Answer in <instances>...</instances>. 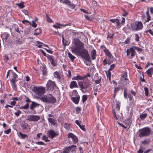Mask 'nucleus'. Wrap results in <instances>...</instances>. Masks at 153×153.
Segmentation results:
<instances>
[{"mask_svg":"<svg viewBox=\"0 0 153 153\" xmlns=\"http://www.w3.org/2000/svg\"><path fill=\"white\" fill-rule=\"evenodd\" d=\"M136 53V52L133 47L126 50V55L128 56V58L130 59L133 58L135 55Z\"/></svg>","mask_w":153,"mask_h":153,"instance_id":"9d476101","label":"nucleus"},{"mask_svg":"<svg viewBox=\"0 0 153 153\" xmlns=\"http://www.w3.org/2000/svg\"><path fill=\"white\" fill-rule=\"evenodd\" d=\"M21 113V111L19 110H18L17 111L14 113V114L16 116L18 117L19 116L20 114Z\"/></svg>","mask_w":153,"mask_h":153,"instance_id":"e2e57ef3","label":"nucleus"},{"mask_svg":"<svg viewBox=\"0 0 153 153\" xmlns=\"http://www.w3.org/2000/svg\"><path fill=\"white\" fill-rule=\"evenodd\" d=\"M62 43L63 44V45L64 46H65L67 45V42L66 40H65L64 38V37L63 36H62Z\"/></svg>","mask_w":153,"mask_h":153,"instance_id":"864d4df0","label":"nucleus"},{"mask_svg":"<svg viewBox=\"0 0 153 153\" xmlns=\"http://www.w3.org/2000/svg\"><path fill=\"white\" fill-rule=\"evenodd\" d=\"M75 147H76V146L73 145L69 146L68 147H66V150L69 153V152L71 151H73L72 149Z\"/></svg>","mask_w":153,"mask_h":153,"instance_id":"c9c22d12","label":"nucleus"},{"mask_svg":"<svg viewBox=\"0 0 153 153\" xmlns=\"http://www.w3.org/2000/svg\"><path fill=\"white\" fill-rule=\"evenodd\" d=\"M48 120L49 123L53 126H55L56 124V120L52 118H48Z\"/></svg>","mask_w":153,"mask_h":153,"instance_id":"393cba45","label":"nucleus"},{"mask_svg":"<svg viewBox=\"0 0 153 153\" xmlns=\"http://www.w3.org/2000/svg\"><path fill=\"white\" fill-rule=\"evenodd\" d=\"M79 88L83 93L88 92L87 88L91 85V82L90 80L87 79L83 81H79L78 82Z\"/></svg>","mask_w":153,"mask_h":153,"instance_id":"7ed1b4c3","label":"nucleus"},{"mask_svg":"<svg viewBox=\"0 0 153 153\" xmlns=\"http://www.w3.org/2000/svg\"><path fill=\"white\" fill-rule=\"evenodd\" d=\"M151 130L149 128L146 127L139 130V136L140 137H147L150 135Z\"/></svg>","mask_w":153,"mask_h":153,"instance_id":"423d86ee","label":"nucleus"},{"mask_svg":"<svg viewBox=\"0 0 153 153\" xmlns=\"http://www.w3.org/2000/svg\"><path fill=\"white\" fill-rule=\"evenodd\" d=\"M123 95L124 98L125 99H127L128 97L130 101H131L133 99V96L132 94H128L127 89H125L123 91Z\"/></svg>","mask_w":153,"mask_h":153,"instance_id":"2eb2a0df","label":"nucleus"},{"mask_svg":"<svg viewBox=\"0 0 153 153\" xmlns=\"http://www.w3.org/2000/svg\"><path fill=\"white\" fill-rule=\"evenodd\" d=\"M54 77L57 78L59 80H60L62 75L61 73L59 71H56L53 74Z\"/></svg>","mask_w":153,"mask_h":153,"instance_id":"4be33fe9","label":"nucleus"},{"mask_svg":"<svg viewBox=\"0 0 153 153\" xmlns=\"http://www.w3.org/2000/svg\"><path fill=\"white\" fill-rule=\"evenodd\" d=\"M147 116V115L146 114H141L140 116V119L142 120H143Z\"/></svg>","mask_w":153,"mask_h":153,"instance_id":"37998d69","label":"nucleus"},{"mask_svg":"<svg viewBox=\"0 0 153 153\" xmlns=\"http://www.w3.org/2000/svg\"><path fill=\"white\" fill-rule=\"evenodd\" d=\"M149 141L148 140H147L145 139L144 140L142 141L141 142V143L143 144H147L149 143Z\"/></svg>","mask_w":153,"mask_h":153,"instance_id":"774afa93","label":"nucleus"},{"mask_svg":"<svg viewBox=\"0 0 153 153\" xmlns=\"http://www.w3.org/2000/svg\"><path fill=\"white\" fill-rule=\"evenodd\" d=\"M23 98L24 100L27 102V103L25 105L20 108L22 109H23L25 110L29 108V105L28 102H31V104L30 105L29 108L31 110L33 111V114H36V112L34 110V108L36 107H39L40 105V104L35 102L31 101L29 98L25 96H23Z\"/></svg>","mask_w":153,"mask_h":153,"instance_id":"f257e3e1","label":"nucleus"},{"mask_svg":"<svg viewBox=\"0 0 153 153\" xmlns=\"http://www.w3.org/2000/svg\"><path fill=\"white\" fill-rule=\"evenodd\" d=\"M56 86L54 82L51 80H49L46 85V88L47 90H53Z\"/></svg>","mask_w":153,"mask_h":153,"instance_id":"1a4fd4ad","label":"nucleus"},{"mask_svg":"<svg viewBox=\"0 0 153 153\" xmlns=\"http://www.w3.org/2000/svg\"><path fill=\"white\" fill-rule=\"evenodd\" d=\"M101 77H100L99 79H98L95 80V83L96 84H99L101 82Z\"/></svg>","mask_w":153,"mask_h":153,"instance_id":"bf43d9fd","label":"nucleus"},{"mask_svg":"<svg viewBox=\"0 0 153 153\" xmlns=\"http://www.w3.org/2000/svg\"><path fill=\"white\" fill-rule=\"evenodd\" d=\"M74 44L71 48V51L73 53L77 54L84 48V45L79 39H74Z\"/></svg>","mask_w":153,"mask_h":153,"instance_id":"f03ea898","label":"nucleus"},{"mask_svg":"<svg viewBox=\"0 0 153 153\" xmlns=\"http://www.w3.org/2000/svg\"><path fill=\"white\" fill-rule=\"evenodd\" d=\"M24 4V1H21L19 3H17L16 4L20 9H22L25 7Z\"/></svg>","mask_w":153,"mask_h":153,"instance_id":"2f4dec72","label":"nucleus"},{"mask_svg":"<svg viewBox=\"0 0 153 153\" xmlns=\"http://www.w3.org/2000/svg\"><path fill=\"white\" fill-rule=\"evenodd\" d=\"M80 98V96L78 95L77 97H71V100L75 104H78L79 103Z\"/></svg>","mask_w":153,"mask_h":153,"instance_id":"a211bd4d","label":"nucleus"},{"mask_svg":"<svg viewBox=\"0 0 153 153\" xmlns=\"http://www.w3.org/2000/svg\"><path fill=\"white\" fill-rule=\"evenodd\" d=\"M79 95L78 94V93L77 92L76 90H74L72 92V96H75L76 97H77V96Z\"/></svg>","mask_w":153,"mask_h":153,"instance_id":"5fc2aeb1","label":"nucleus"},{"mask_svg":"<svg viewBox=\"0 0 153 153\" xmlns=\"http://www.w3.org/2000/svg\"><path fill=\"white\" fill-rule=\"evenodd\" d=\"M12 78L10 79V82L13 90L16 91L18 88L17 85L16 84V82L17 81L16 79L18 78V75L14 72L12 71Z\"/></svg>","mask_w":153,"mask_h":153,"instance_id":"39448f33","label":"nucleus"},{"mask_svg":"<svg viewBox=\"0 0 153 153\" xmlns=\"http://www.w3.org/2000/svg\"><path fill=\"white\" fill-rule=\"evenodd\" d=\"M71 124L68 123H65L64 125V128L67 130H69L70 129V126Z\"/></svg>","mask_w":153,"mask_h":153,"instance_id":"58836bf2","label":"nucleus"},{"mask_svg":"<svg viewBox=\"0 0 153 153\" xmlns=\"http://www.w3.org/2000/svg\"><path fill=\"white\" fill-rule=\"evenodd\" d=\"M48 96H44L41 98L40 100L43 102L48 103Z\"/></svg>","mask_w":153,"mask_h":153,"instance_id":"c85d7f7f","label":"nucleus"},{"mask_svg":"<svg viewBox=\"0 0 153 153\" xmlns=\"http://www.w3.org/2000/svg\"><path fill=\"white\" fill-rule=\"evenodd\" d=\"M127 73L126 71H124L123 72V74L121 75V77H120V79L122 80H125L128 81L129 82L128 79L127 78Z\"/></svg>","mask_w":153,"mask_h":153,"instance_id":"aec40b11","label":"nucleus"},{"mask_svg":"<svg viewBox=\"0 0 153 153\" xmlns=\"http://www.w3.org/2000/svg\"><path fill=\"white\" fill-rule=\"evenodd\" d=\"M77 54L85 60L84 62L87 65H90V64L87 63L86 62H91L88 51L86 49L84 48Z\"/></svg>","mask_w":153,"mask_h":153,"instance_id":"20e7f679","label":"nucleus"},{"mask_svg":"<svg viewBox=\"0 0 153 153\" xmlns=\"http://www.w3.org/2000/svg\"><path fill=\"white\" fill-rule=\"evenodd\" d=\"M123 13H122V15L123 16H126L128 14V13L124 9H122Z\"/></svg>","mask_w":153,"mask_h":153,"instance_id":"de8ad7c7","label":"nucleus"},{"mask_svg":"<svg viewBox=\"0 0 153 153\" xmlns=\"http://www.w3.org/2000/svg\"><path fill=\"white\" fill-rule=\"evenodd\" d=\"M112 112L113 113L114 117L116 120H119L120 119V117L119 115H118L117 116L115 110L114 109H112Z\"/></svg>","mask_w":153,"mask_h":153,"instance_id":"f704fd0d","label":"nucleus"},{"mask_svg":"<svg viewBox=\"0 0 153 153\" xmlns=\"http://www.w3.org/2000/svg\"><path fill=\"white\" fill-rule=\"evenodd\" d=\"M4 60L5 62H7V61L9 59V58L7 55L5 54L3 56Z\"/></svg>","mask_w":153,"mask_h":153,"instance_id":"6e6d98bb","label":"nucleus"},{"mask_svg":"<svg viewBox=\"0 0 153 153\" xmlns=\"http://www.w3.org/2000/svg\"><path fill=\"white\" fill-rule=\"evenodd\" d=\"M47 135L49 137L53 139L58 136V134L55 132L53 130H50L48 131Z\"/></svg>","mask_w":153,"mask_h":153,"instance_id":"ddd939ff","label":"nucleus"},{"mask_svg":"<svg viewBox=\"0 0 153 153\" xmlns=\"http://www.w3.org/2000/svg\"><path fill=\"white\" fill-rule=\"evenodd\" d=\"M133 48L134 49V50H136L138 52H141L143 51V50L142 48H139L138 47L135 46H134Z\"/></svg>","mask_w":153,"mask_h":153,"instance_id":"c03bdc74","label":"nucleus"},{"mask_svg":"<svg viewBox=\"0 0 153 153\" xmlns=\"http://www.w3.org/2000/svg\"><path fill=\"white\" fill-rule=\"evenodd\" d=\"M68 138L72 139L73 141L74 144L76 143L78 141L77 137L73 133H70L68 135Z\"/></svg>","mask_w":153,"mask_h":153,"instance_id":"dca6fc26","label":"nucleus"},{"mask_svg":"<svg viewBox=\"0 0 153 153\" xmlns=\"http://www.w3.org/2000/svg\"><path fill=\"white\" fill-rule=\"evenodd\" d=\"M33 91L36 95L41 96L45 93V89L44 87L42 86H34L33 88Z\"/></svg>","mask_w":153,"mask_h":153,"instance_id":"6e6552de","label":"nucleus"},{"mask_svg":"<svg viewBox=\"0 0 153 153\" xmlns=\"http://www.w3.org/2000/svg\"><path fill=\"white\" fill-rule=\"evenodd\" d=\"M120 103L119 102L117 101L116 104V109L117 111H119L120 109Z\"/></svg>","mask_w":153,"mask_h":153,"instance_id":"4c0bfd02","label":"nucleus"},{"mask_svg":"<svg viewBox=\"0 0 153 153\" xmlns=\"http://www.w3.org/2000/svg\"><path fill=\"white\" fill-rule=\"evenodd\" d=\"M32 27H36L37 26V25L36 23V21L33 20L32 22V23H31V25H30Z\"/></svg>","mask_w":153,"mask_h":153,"instance_id":"a18cd8bd","label":"nucleus"},{"mask_svg":"<svg viewBox=\"0 0 153 153\" xmlns=\"http://www.w3.org/2000/svg\"><path fill=\"white\" fill-rule=\"evenodd\" d=\"M36 32L34 33L33 35H38L42 33V30L41 28H38L35 30Z\"/></svg>","mask_w":153,"mask_h":153,"instance_id":"72a5a7b5","label":"nucleus"},{"mask_svg":"<svg viewBox=\"0 0 153 153\" xmlns=\"http://www.w3.org/2000/svg\"><path fill=\"white\" fill-rule=\"evenodd\" d=\"M104 52L105 53V55L108 58L111 59H112L114 58V56L108 49L105 51V52Z\"/></svg>","mask_w":153,"mask_h":153,"instance_id":"a878e982","label":"nucleus"},{"mask_svg":"<svg viewBox=\"0 0 153 153\" xmlns=\"http://www.w3.org/2000/svg\"><path fill=\"white\" fill-rule=\"evenodd\" d=\"M146 20H145V22L144 23V24L146 22H149V21H150L151 19V16H150L149 15V8H148L147 11H146Z\"/></svg>","mask_w":153,"mask_h":153,"instance_id":"cd10ccee","label":"nucleus"},{"mask_svg":"<svg viewBox=\"0 0 153 153\" xmlns=\"http://www.w3.org/2000/svg\"><path fill=\"white\" fill-rule=\"evenodd\" d=\"M68 57L70 59L72 62H74V59L76 58V57L71 54L69 52H68Z\"/></svg>","mask_w":153,"mask_h":153,"instance_id":"473e14b6","label":"nucleus"},{"mask_svg":"<svg viewBox=\"0 0 153 153\" xmlns=\"http://www.w3.org/2000/svg\"><path fill=\"white\" fill-rule=\"evenodd\" d=\"M72 79L76 80L83 81L84 79L83 76L77 74L76 76H74L72 78Z\"/></svg>","mask_w":153,"mask_h":153,"instance_id":"412c9836","label":"nucleus"},{"mask_svg":"<svg viewBox=\"0 0 153 153\" xmlns=\"http://www.w3.org/2000/svg\"><path fill=\"white\" fill-rule=\"evenodd\" d=\"M100 48L104 52H105V51L108 50L105 45H102L100 47Z\"/></svg>","mask_w":153,"mask_h":153,"instance_id":"338daca9","label":"nucleus"},{"mask_svg":"<svg viewBox=\"0 0 153 153\" xmlns=\"http://www.w3.org/2000/svg\"><path fill=\"white\" fill-rule=\"evenodd\" d=\"M36 143L38 145H46V144L42 141L36 142Z\"/></svg>","mask_w":153,"mask_h":153,"instance_id":"680f3d73","label":"nucleus"},{"mask_svg":"<svg viewBox=\"0 0 153 153\" xmlns=\"http://www.w3.org/2000/svg\"><path fill=\"white\" fill-rule=\"evenodd\" d=\"M131 27L132 31H137L142 29L143 25L141 22L136 21L131 24Z\"/></svg>","mask_w":153,"mask_h":153,"instance_id":"0eeeda50","label":"nucleus"},{"mask_svg":"<svg viewBox=\"0 0 153 153\" xmlns=\"http://www.w3.org/2000/svg\"><path fill=\"white\" fill-rule=\"evenodd\" d=\"M47 58L53 67H56L57 65V61L53 56L48 54Z\"/></svg>","mask_w":153,"mask_h":153,"instance_id":"f8f14e48","label":"nucleus"},{"mask_svg":"<svg viewBox=\"0 0 153 153\" xmlns=\"http://www.w3.org/2000/svg\"><path fill=\"white\" fill-rule=\"evenodd\" d=\"M107 64H109L110 62H109L108 60L106 58L103 61V64L104 65H106Z\"/></svg>","mask_w":153,"mask_h":153,"instance_id":"8fccbe9b","label":"nucleus"},{"mask_svg":"<svg viewBox=\"0 0 153 153\" xmlns=\"http://www.w3.org/2000/svg\"><path fill=\"white\" fill-rule=\"evenodd\" d=\"M42 71L43 75L44 76H46L47 72V69L46 67H43L42 68Z\"/></svg>","mask_w":153,"mask_h":153,"instance_id":"e433bc0d","label":"nucleus"},{"mask_svg":"<svg viewBox=\"0 0 153 153\" xmlns=\"http://www.w3.org/2000/svg\"><path fill=\"white\" fill-rule=\"evenodd\" d=\"M135 41L137 42H138L139 41V37L138 36V35L137 34H135Z\"/></svg>","mask_w":153,"mask_h":153,"instance_id":"69168bd1","label":"nucleus"},{"mask_svg":"<svg viewBox=\"0 0 153 153\" xmlns=\"http://www.w3.org/2000/svg\"><path fill=\"white\" fill-rule=\"evenodd\" d=\"M106 74L107 77L108 78L109 80H111V73L110 71L108 70V71L106 72Z\"/></svg>","mask_w":153,"mask_h":153,"instance_id":"ea45409f","label":"nucleus"},{"mask_svg":"<svg viewBox=\"0 0 153 153\" xmlns=\"http://www.w3.org/2000/svg\"><path fill=\"white\" fill-rule=\"evenodd\" d=\"M131 37H128L127 39L125 41L124 43L126 44H128L130 42Z\"/></svg>","mask_w":153,"mask_h":153,"instance_id":"052dcab7","label":"nucleus"},{"mask_svg":"<svg viewBox=\"0 0 153 153\" xmlns=\"http://www.w3.org/2000/svg\"><path fill=\"white\" fill-rule=\"evenodd\" d=\"M70 88L71 89L75 88H78V85L76 82L74 81H72L70 83Z\"/></svg>","mask_w":153,"mask_h":153,"instance_id":"b1692460","label":"nucleus"},{"mask_svg":"<svg viewBox=\"0 0 153 153\" xmlns=\"http://www.w3.org/2000/svg\"><path fill=\"white\" fill-rule=\"evenodd\" d=\"M109 21L113 23H116L117 27H119L120 23V20L118 19H111Z\"/></svg>","mask_w":153,"mask_h":153,"instance_id":"bb28decb","label":"nucleus"},{"mask_svg":"<svg viewBox=\"0 0 153 153\" xmlns=\"http://www.w3.org/2000/svg\"><path fill=\"white\" fill-rule=\"evenodd\" d=\"M96 53V51L95 49H94L91 51V55L92 60H94L95 59L97 56Z\"/></svg>","mask_w":153,"mask_h":153,"instance_id":"5701e85b","label":"nucleus"},{"mask_svg":"<svg viewBox=\"0 0 153 153\" xmlns=\"http://www.w3.org/2000/svg\"><path fill=\"white\" fill-rule=\"evenodd\" d=\"M88 99V96L87 95H84L82 96V101L83 103L85 102Z\"/></svg>","mask_w":153,"mask_h":153,"instance_id":"79ce46f5","label":"nucleus"},{"mask_svg":"<svg viewBox=\"0 0 153 153\" xmlns=\"http://www.w3.org/2000/svg\"><path fill=\"white\" fill-rule=\"evenodd\" d=\"M145 147L142 146H140V148L138 151H137L138 153H143V150L145 149Z\"/></svg>","mask_w":153,"mask_h":153,"instance_id":"a19ab883","label":"nucleus"},{"mask_svg":"<svg viewBox=\"0 0 153 153\" xmlns=\"http://www.w3.org/2000/svg\"><path fill=\"white\" fill-rule=\"evenodd\" d=\"M40 119V117L38 115H28L27 117L26 120L29 121H37Z\"/></svg>","mask_w":153,"mask_h":153,"instance_id":"9b49d317","label":"nucleus"},{"mask_svg":"<svg viewBox=\"0 0 153 153\" xmlns=\"http://www.w3.org/2000/svg\"><path fill=\"white\" fill-rule=\"evenodd\" d=\"M42 139L45 140L46 142H49L50 140L48 139V138L45 135H44L42 137Z\"/></svg>","mask_w":153,"mask_h":153,"instance_id":"603ef678","label":"nucleus"},{"mask_svg":"<svg viewBox=\"0 0 153 153\" xmlns=\"http://www.w3.org/2000/svg\"><path fill=\"white\" fill-rule=\"evenodd\" d=\"M76 111L77 114H79L81 111V108L80 107L78 106L76 108Z\"/></svg>","mask_w":153,"mask_h":153,"instance_id":"3c124183","label":"nucleus"},{"mask_svg":"<svg viewBox=\"0 0 153 153\" xmlns=\"http://www.w3.org/2000/svg\"><path fill=\"white\" fill-rule=\"evenodd\" d=\"M21 127L23 129L26 130L29 128V126L28 124L24 122L22 123L21 126Z\"/></svg>","mask_w":153,"mask_h":153,"instance_id":"7c9ffc66","label":"nucleus"},{"mask_svg":"<svg viewBox=\"0 0 153 153\" xmlns=\"http://www.w3.org/2000/svg\"><path fill=\"white\" fill-rule=\"evenodd\" d=\"M62 3L68 5L72 9H74L75 7V5L74 4L72 3L69 0H64L62 2Z\"/></svg>","mask_w":153,"mask_h":153,"instance_id":"6ab92c4d","label":"nucleus"},{"mask_svg":"<svg viewBox=\"0 0 153 153\" xmlns=\"http://www.w3.org/2000/svg\"><path fill=\"white\" fill-rule=\"evenodd\" d=\"M145 32L146 33L149 32L153 36V31L151 29L146 30Z\"/></svg>","mask_w":153,"mask_h":153,"instance_id":"0e129e2a","label":"nucleus"},{"mask_svg":"<svg viewBox=\"0 0 153 153\" xmlns=\"http://www.w3.org/2000/svg\"><path fill=\"white\" fill-rule=\"evenodd\" d=\"M120 89V88L119 87H116L115 88L114 90V95L118 92Z\"/></svg>","mask_w":153,"mask_h":153,"instance_id":"4d7b16f0","label":"nucleus"},{"mask_svg":"<svg viewBox=\"0 0 153 153\" xmlns=\"http://www.w3.org/2000/svg\"><path fill=\"white\" fill-rule=\"evenodd\" d=\"M47 18V21L49 23H52L53 22L52 20L48 16L47 14H46Z\"/></svg>","mask_w":153,"mask_h":153,"instance_id":"09e8293b","label":"nucleus"},{"mask_svg":"<svg viewBox=\"0 0 153 153\" xmlns=\"http://www.w3.org/2000/svg\"><path fill=\"white\" fill-rule=\"evenodd\" d=\"M18 136L21 139H25L28 137V136L27 134H24L21 132L19 133Z\"/></svg>","mask_w":153,"mask_h":153,"instance_id":"c756f323","label":"nucleus"},{"mask_svg":"<svg viewBox=\"0 0 153 153\" xmlns=\"http://www.w3.org/2000/svg\"><path fill=\"white\" fill-rule=\"evenodd\" d=\"M1 36L4 42H7V40L10 38V34L8 33L4 32L1 33Z\"/></svg>","mask_w":153,"mask_h":153,"instance_id":"4468645a","label":"nucleus"},{"mask_svg":"<svg viewBox=\"0 0 153 153\" xmlns=\"http://www.w3.org/2000/svg\"><path fill=\"white\" fill-rule=\"evenodd\" d=\"M144 91H145V94L146 97H148L149 96V91L148 88L146 87H145L144 88Z\"/></svg>","mask_w":153,"mask_h":153,"instance_id":"49530a36","label":"nucleus"},{"mask_svg":"<svg viewBox=\"0 0 153 153\" xmlns=\"http://www.w3.org/2000/svg\"><path fill=\"white\" fill-rule=\"evenodd\" d=\"M48 99V103L54 104L56 102V99L52 94H49Z\"/></svg>","mask_w":153,"mask_h":153,"instance_id":"f3484780","label":"nucleus"},{"mask_svg":"<svg viewBox=\"0 0 153 153\" xmlns=\"http://www.w3.org/2000/svg\"><path fill=\"white\" fill-rule=\"evenodd\" d=\"M11 131V129L9 128L7 130H5L4 131V133L6 134H8L10 133Z\"/></svg>","mask_w":153,"mask_h":153,"instance_id":"13d9d810","label":"nucleus"}]
</instances>
